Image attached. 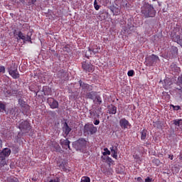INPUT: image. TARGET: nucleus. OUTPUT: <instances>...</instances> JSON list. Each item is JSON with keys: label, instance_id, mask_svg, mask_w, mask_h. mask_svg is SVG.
Listing matches in <instances>:
<instances>
[{"label": "nucleus", "instance_id": "1", "mask_svg": "<svg viewBox=\"0 0 182 182\" xmlns=\"http://www.w3.org/2000/svg\"><path fill=\"white\" fill-rule=\"evenodd\" d=\"M141 12L145 18H154L156 16V9L153 5L146 2L141 6Z\"/></svg>", "mask_w": 182, "mask_h": 182}, {"label": "nucleus", "instance_id": "2", "mask_svg": "<svg viewBox=\"0 0 182 182\" xmlns=\"http://www.w3.org/2000/svg\"><path fill=\"white\" fill-rule=\"evenodd\" d=\"M14 36H17V39L18 41H23V42H30L32 43V33L29 34V33H27L26 36L22 33L21 31L14 30Z\"/></svg>", "mask_w": 182, "mask_h": 182}, {"label": "nucleus", "instance_id": "3", "mask_svg": "<svg viewBox=\"0 0 182 182\" xmlns=\"http://www.w3.org/2000/svg\"><path fill=\"white\" fill-rule=\"evenodd\" d=\"M7 70L10 76H11V77H13V79H19L21 75L18 71V66L15 63H12L11 66L9 67Z\"/></svg>", "mask_w": 182, "mask_h": 182}, {"label": "nucleus", "instance_id": "4", "mask_svg": "<svg viewBox=\"0 0 182 182\" xmlns=\"http://www.w3.org/2000/svg\"><path fill=\"white\" fill-rule=\"evenodd\" d=\"M158 60H160L159 56L152 54L148 57H146L144 63L146 66H153L154 65H156V63H157Z\"/></svg>", "mask_w": 182, "mask_h": 182}, {"label": "nucleus", "instance_id": "5", "mask_svg": "<svg viewBox=\"0 0 182 182\" xmlns=\"http://www.w3.org/2000/svg\"><path fill=\"white\" fill-rule=\"evenodd\" d=\"M97 132V127H95L93 124L87 123L84 126V133L85 134H95Z\"/></svg>", "mask_w": 182, "mask_h": 182}, {"label": "nucleus", "instance_id": "6", "mask_svg": "<svg viewBox=\"0 0 182 182\" xmlns=\"http://www.w3.org/2000/svg\"><path fill=\"white\" fill-rule=\"evenodd\" d=\"M87 144V142L86 141V139L83 138H80L78 140L75 141V148L77 150H79L80 151H83V150L86 149Z\"/></svg>", "mask_w": 182, "mask_h": 182}, {"label": "nucleus", "instance_id": "7", "mask_svg": "<svg viewBox=\"0 0 182 182\" xmlns=\"http://www.w3.org/2000/svg\"><path fill=\"white\" fill-rule=\"evenodd\" d=\"M82 68L84 72H88L90 73H92V72H95V65H93L91 63L83 61L82 63Z\"/></svg>", "mask_w": 182, "mask_h": 182}, {"label": "nucleus", "instance_id": "8", "mask_svg": "<svg viewBox=\"0 0 182 182\" xmlns=\"http://www.w3.org/2000/svg\"><path fill=\"white\" fill-rule=\"evenodd\" d=\"M18 129L23 133H28L31 130V124L27 120L23 121L19 124Z\"/></svg>", "mask_w": 182, "mask_h": 182}, {"label": "nucleus", "instance_id": "9", "mask_svg": "<svg viewBox=\"0 0 182 182\" xmlns=\"http://www.w3.org/2000/svg\"><path fill=\"white\" fill-rule=\"evenodd\" d=\"M11 149L4 148L1 151H0V160H6V157H9L11 156Z\"/></svg>", "mask_w": 182, "mask_h": 182}, {"label": "nucleus", "instance_id": "10", "mask_svg": "<svg viewBox=\"0 0 182 182\" xmlns=\"http://www.w3.org/2000/svg\"><path fill=\"white\" fill-rule=\"evenodd\" d=\"M47 102L48 103L50 109H58L59 107V102L54 98L48 97L47 99Z\"/></svg>", "mask_w": 182, "mask_h": 182}, {"label": "nucleus", "instance_id": "11", "mask_svg": "<svg viewBox=\"0 0 182 182\" xmlns=\"http://www.w3.org/2000/svg\"><path fill=\"white\" fill-rule=\"evenodd\" d=\"M119 126L124 130L132 127V124L127 119H126V118H122L119 120Z\"/></svg>", "mask_w": 182, "mask_h": 182}, {"label": "nucleus", "instance_id": "12", "mask_svg": "<svg viewBox=\"0 0 182 182\" xmlns=\"http://www.w3.org/2000/svg\"><path fill=\"white\" fill-rule=\"evenodd\" d=\"M70 132H72V128L69 127V125L68 124V122H65L63 127V137L66 139L68 136H69V133H70Z\"/></svg>", "mask_w": 182, "mask_h": 182}, {"label": "nucleus", "instance_id": "13", "mask_svg": "<svg viewBox=\"0 0 182 182\" xmlns=\"http://www.w3.org/2000/svg\"><path fill=\"white\" fill-rule=\"evenodd\" d=\"M18 93H19V91L16 89H9L6 90L4 92L5 96L7 97H15L18 95Z\"/></svg>", "mask_w": 182, "mask_h": 182}, {"label": "nucleus", "instance_id": "14", "mask_svg": "<svg viewBox=\"0 0 182 182\" xmlns=\"http://www.w3.org/2000/svg\"><path fill=\"white\" fill-rule=\"evenodd\" d=\"M60 144L62 146L63 149H65V150H68V149H70V141L68 139H61L60 140Z\"/></svg>", "mask_w": 182, "mask_h": 182}, {"label": "nucleus", "instance_id": "15", "mask_svg": "<svg viewBox=\"0 0 182 182\" xmlns=\"http://www.w3.org/2000/svg\"><path fill=\"white\" fill-rule=\"evenodd\" d=\"M57 75L59 79H62L63 80H66L69 76V75H68V72L63 69L60 70L58 72Z\"/></svg>", "mask_w": 182, "mask_h": 182}, {"label": "nucleus", "instance_id": "16", "mask_svg": "<svg viewBox=\"0 0 182 182\" xmlns=\"http://www.w3.org/2000/svg\"><path fill=\"white\" fill-rule=\"evenodd\" d=\"M178 55V48L176 46L171 47L169 51V58L173 59V58H177Z\"/></svg>", "mask_w": 182, "mask_h": 182}, {"label": "nucleus", "instance_id": "17", "mask_svg": "<svg viewBox=\"0 0 182 182\" xmlns=\"http://www.w3.org/2000/svg\"><path fill=\"white\" fill-rule=\"evenodd\" d=\"M107 113H109V114H116L117 113V107L113 105H108Z\"/></svg>", "mask_w": 182, "mask_h": 182}, {"label": "nucleus", "instance_id": "18", "mask_svg": "<svg viewBox=\"0 0 182 182\" xmlns=\"http://www.w3.org/2000/svg\"><path fill=\"white\" fill-rule=\"evenodd\" d=\"M97 95V92L95 91L90 92L87 93L86 97L87 99H90L91 100H95V98Z\"/></svg>", "mask_w": 182, "mask_h": 182}, {"label": "nucleus", "instance_id": "19", "mask_svg": "<svg viewBox=\"0 0 182 182\" xmlns=\"http://www.w3.org/2000/svg\"><path fill=\"white\" fill-rule=\"evenodd\" d=\"M93 102L95 105H102L103 103V100L102 99V97L100 95H97L95 96V98H94Z\"/></svg>", "mask_w": 182, "mask_h": 182}, {"label": "nucleus", "instance_id": "20", "mask_svg": "<svg viewBox=\"0 0 182 182\" xmlns=\"http://www.w3.org/2000/svg\"><path fill=\"white\" fill-rule=\"evenodd\" d=\"M101 159L104 160V161H106V163H107L109 167L110 166H112V164H114V161H113V159L109 156H107V157L102 156Z\"/></svg>", "mask_w": 182, "mask_h": 182}, {"label": "nucleus", "instance_id": "21", "mask_svg": "<svg viewBox=\"0 0 182 182\" xmlns=\"http://www.w3.org/2000/svg\"><path fill=\"white\" fill-rule=\"evenodd\" d=\"M177 86H179L180 88L176 87L177 90H179L182 93V75L179 77H178L177 81H176Z\"/></svg>", "mask_w": 182, "mask_h": 182}, {"label": "nucleus", "instance_id": "22", "mask_svg": "<svg viewBox=\"0 0 182 182\" xmlns=\"http://www.w3.org/2000/svg\"><path fill=\"white\" fill-rule=\"evenodd\" d=\"M90 114L92 119H96L100 118V114L96 110H90Z\"/></svg>", "mask_w": 182, "mask_h": 182}, {"label": "nucleus", "instance_id": "23", "mask_svg": "<svg viewBox=\"0 0 182 182\" xmlns=\"http://www.w3.org/2000/svg\"><path fill=\"white\" fill-rule=\"evenodd\" d=\"M79 84L80 87H82V89H89V87H90V85H89V84H86L85 82H83V81H82V80H80L79 81Z\"/></svg>", "mask_w": 182, "mask_h": 182}, {"label": "nucleus", "instance_id": "24", "mask_svg": "<svg viewBox=\"0 0 182 182\" xmlns=\"http://www.w3.org/2000/svg\"><path fill=\"white\" fill-rule=\"evenodd\" d=\"M52 147L54 149V151H60V146L57 142H53Z\"/></svg>", "mask_w": 182, "mask_h": 182}, {"label": "nucleus", "instance_id": "25", "mask_svg": "<svg viewBox=\"0 0 182 182\" xmlns=\"http://www.w3.org/2000/svg\"><path fill=\"white\" fill-rule=\"evenodd\" d=\"M66 166V161H62L61 164L58 165L60 169L63 170V171H68V168L65 166Z\"/></svg>", "mask_w": 182, "mask_h": 182}, {"label": "nucleus", "instance_id": "26", "mask_svg": "<svg viewBox=\"0 0 182 182\" xmlns=\"http://www.w3.org/2000/svg\"><path fill=\"white\" fill-rule=\"evenodd\" d=\"M173 123L175 126H178V127H182V119H174Z\"/></svg>", "mask_w": 182, "mask_h": 182}, {"label": "nucleus", "instance_id": "27", "mask_svg": "<svg viewBox=\"0 0 182 182\" xmlns=\"http://www.w3.org/2000/svg\"><path fill=\"white\" fill-rule=\"evenodd\" d=\"M146 137H147V130L143 129L141 131V140H146Z\"/></svg>", "mask_w": 182, "mask_h": 182}, {"label": "nucleus", "instance_id": "28", "mask_svg": "<svg viewBox=\"0 0 182 182\" xmlns=\"http://www.w3.org/2000/svg\"><path fill=\"white\" fill-rule=\"evenodd\" d=\"M85 56L87 59H89V58H90V56H93V54H92V49L88 48V50L85 51Z\"/></svg>", "mask_w": 182, "mask_h": 182}, {"label": "nucleus", "instance_id": "29", "mask_svg": "<svg viewBox=\"0 0 182 182\" xmlns=\"http://www.w3.org/2000/svg\"><path fill=\"white\" fill-rule=\"evenodd\" d=\"M7 182H19V179L15 176H9L7 178Z\"/></svg>", "mask_w": 182, "mask_h": 182}, {"label": "nucleus", "instance_id": "30", "mask_svg": "<svg viewBox=\"0 0 182 182\" xmlns=\"http://www.w3.org/2000/svg\"><path fill=\"white\" fill-rule=\"evenodd\" d=\"M112 11L113 12L114 15H120V9L117 8V7H113L112 9Z\"/></svg>", "mask_w": 182, "mask_h": 182}, {"label": "nucleus", "instance_id": "31", "mask_svg": "<svg viewBox=\"0 0 182 182\" xmlns=\"http://www.w3.org/2000/svg\"><path fill=\"white\" fill-rule=\"evenodd\" d=\"M154 127H156L157 129H161L163 127V123L160 121H156L154 122Z\"/></svg>", "mask_w": 182, "mask_h": 182}, {"label": "nucleus", "instance_id": "32", "mask_svg": "<svg viewBox=\"0 0 182 182\" xmlns=\"http://www.w3.org/2000/svg\"><path fill=\"white\" fill-rule=\"evenodd\" d=\"M5 110H6V105L5 103L0 102V113H2Z\"/></svg>", "mask_w": 182, "mask_h": 182}, {"label": "nucleus", "instance_id": "33", "mask_svg": "<svg viewBox=\"0 0 182 182\" xmlns=\"http://www.w3.org/2000/svg\"><path fill=\"white\" fill-rule=\"evenodd\" d=\"M152 163H153V164H154V166H156V167H159V166H160V164H161V161H160L159 159H154L152 160Z\"/></svg>", "mask_w": 182, "mask_h": 182}, {"label": "nucleus", "instance_id": "34", "mask_svg": "<svg viewBox=\"0 0 182 182\" xmlns=\"http://www.w3.org/2000/svg\"><path fill=\"white\" fill-rule=\"evenodd\" d=\"M171 85V83L168 84V80H164L163 86H164V89H169Z\"/></svg>", "mask_w": 182, "mask_h": 182}, {"label": "nucleus", "instance_id": "35", "mask_svg": "<svg viewBox=\"0 0 182 182\" xmlns=\"http://www.w3.org/2000/svg\"><path fill=\"white\" fill-rule=\"evenodd\" d=\"M18 105L21 106V107H25V106H26V102L23 101V100L19 98Z\"/></svg>", "mask_w": 182, "mask_h": 182}, {"label": "nucleus", "instance_id": "36", "mask_svg": "<svg viewBox=\"0 0 182 182\" xmlns=\"http://www.w3.org/2000/svg\"><path fill=\"white\" fill-rule=\"evenodd\" d=\"M111 153H112V157L117 160V148H115V150L112 151Z\"/></svg>", "mask_w": 182, "mask_h": 182}, {"label": "nucleus", "instance_id": "37", "mask_svg": "<svg viewBox=\"0 0 182 182\" xmlns=\"http://www.w3.org/2000/svg\"><path fill=\"white\" fill-rule=\"evenodd\" d=\"M5 166H6V161L5 159H0V170Z\"/></svg>", "mask_w": 182, "mask_h": 182}, {"label": "nucleus", "instance_id": "38", "mask_svg": "<svg viewBox=\"0 0 182 182\" xmlns=\"http://www.w3.org/2000/svg\"><path fill=\"white\" fill-rule=\"evenodd\" d=\"M103 156H110L111 152L109 151V149L105 148L104 152H102Z\"/></svg>", "mask_w": 182, "mask_h": 182}, {"label": "nucleus", "instance_id": "39", "mask_svg": "<svg viewBox=\"0 0 182 182\" xmlns=\"http://www.w3.org/2000/svg\"><path fill=\"white\" fill-rule=\"evenodd\" d=\"M81 182H90V178L89 176H82Z\"/></svg>", "mask_w": 182, "mask_h": 182}, {"label": "nucleus", "instance_id": "40", "mask_svg": "<svg viewBox=\"0 0 182 182\" xmlns=\"http://www.w3.org/2000/svg\"><path fill=\"white\" fill-rule=\"evenodd\" d=\"M94 8L96 11H99V9H100V6L97 4V1L96 0L94 2Z\"/></svg>", "mask_w": 182, "mask_h": 182}, {"label": "nucleus", "instance_id": "41", "mask_svg": "<svg viewBox=\"0 0 182 182\" xmlns=\"http://www.w3.org/2000/svg\"><path fill=\"white\" fill-rule=\"evenodd\" d=\"M63 50L64 52H68V53H69V52H70V47L69 46V45H66L65 46H64Z\"/></svg>", "mask_w": 182, "mask_h": 182}, {"label": "nucleus", "instance_id": "42", "mask_svg": "<svg viewBox=\"0 0 182 182\" xmlns=\"http://www.w3.org/2000/svg\"><path fill=\"white\" fill-rule=\"evenodd\" d=\"M171 107H173V110H180V109H181V107H180V105H170Z\"/></svg>", "mask_w": 182, "mask_h": 182}, {"label": "nucleus", "instance_id": "43", "mask_svg": "<svg viewBox=\"0 0 182 182\" xmlns=\"http://www.w3.org/2000/svg\"><path fill=\"white\" fill-rule=\"evenodd\" d=\"M48 182H60V178L57 176L53 179H50Z\"/></svg>", "mask_w": 182, "mask_h": 182}, {"label": "nucleus", "instance_id": "44", "mask_svg": "<svg viewBox=\"0 0 182 182\" xmlns=\"http://www.w3.org/2000/svg\"><path fill=\"white\" fill-rule=\"evenodd\" d=\"M175 42H177V43H179V42H181V38L180 36L177 35L175 37Z\"/></svg>", "mask_w": 182, "mask_h": 182}, {"label": "nucleus", "instance_id": "45", "mask_svg": "<svg viewBox=\"0 0 182 182\" xmlns=\"http://www.w3.org/2000/svg\"><path fill=\"white\" fill-rule=\"evenodd\" d=\"M127 75L129 77L134 76V70H129L128 73H127Z\"/></svg>", "mask_w": 182, "mask_h": 182}, {"label": "nucleus", "instance_id": "46", "mask_svg": "<svg viewBox=\"0 0 182 182\" xmlns=\"http://www.w3.org/2000/svg\"><path fill=\"white\" fill-rule=\"evenodd\" d=\"M0 73H5V66L0 65Z\"/></svg>", "mask_w": 182, "mask_h": 182}, {"label": "nucleus", "instance_id": "47", "mask_svg": "<svg viewBox=\"0 0 182 182\" xmlns=\"http://www.w3.org/2000/svg\"><path fill=\"white\" fill-rule=\"evenodd\" d=\"M92 54L93 55H96V53H99V50L97 49H92Z\"/></svg>", "mask_w": 182, "mask_h": 182}, {"label": "nucleus", "instance_id": "48", "mask_svg": "<svg viewBox=\"0 0 182 182\" xmlns=\"http://www.w3.org/2000/svg\"><path fill=\"white\" fill-rule=\"evenodd\" d=\"M100 123V120H99V119H95V120L94 121V124H95V126L99 125Z\"/></svg>", "mask_w": 182, "mask_h": 182}, {"label": "nucleus", "instance_id": "49", "mask_svg": "<svg viewBox=\"0 0 182 182\" xmlns=\"http://www.w3.org/2000/svg\"><path fill=\"white\" fill-rule=\"evenodd\" d=\"M133 157L135 160H140V156H139L137 154L134 155Z\"/></svg>", "mask_w": 182, "mask_h": 182}, {"label": "nucleus", "instance_id": "50", "mask_svg": "<svg viewBox=\"0 0 182 182\" xmlns=\"http://www.w3.org/2000/svg\"><path fill=\"white\" fill-rule=\"evenodd\" d=\"M136 180H137V181H139V182H142V181H143V179L141 178V177H138V178H136Z\"/></svg>", "mask_w": 182, "mask_h": 182}, {"label": "nucleus", "instance_id": "51", "mask_svg": "<svg viewBox=\"0 0 182 182\" xmlns=\"http://www.w3.org/2000/svg\"><path fill=\"white\" fill-rule=\"evenodd\" d=\"M97 113H99V114H100V113H102V107L98 108Z\"/></svg>", "mask_w": 182, "mask_h": 182}, {"label": "nucleus", "instance_id": "52", "mask_svg": "<svg viewBox=\"0 0 182 182\" xmlns=\"http://www.w3.org/2000/svg\"><path fill=\"white\" fill-rule=\"evenodd\" d=\"M109 150H110L111 152H112V151H114L115 150V149H114V146H111V147L109 148Z\"/></svg>", "mask_w": 182, "mask_h": 182}, {"label": "nucleus", "instance_id": "53", "mask_svg": "<svg viewBox=\"0 0 182 182\" xmlns=\"http://www.w3.org/2000/svg\"><path fill=\"white\" fill-rule=\"evenodd\" d=\"M0 147H2V139H0Z\"/></svg>", "mask_w": 182, "mask_h": 182}, {"label": "nucleus", "instance_id": "54", "mask_svg": "<svg viewBox=\"0 0 182 182\" xmlns=\"http://www.w3.org/2000/svg\"><path fill=\"white\" fill-rule=\"evenodd\" d=\"M36 2V0H31V4H35Z\"/></svg>", "mask_w": 182, "mask_h": 182}, {"label": "nucleus", "instance_id": "55", "mask_svg": "<svg viewBox=\"0 0 182 182\" xmlns=\"http://www.w3.org/2000/svg\"><path fill=\"white\" fill-rule=\"evenodd\" d=\"M171 160H173V156H172V157H171Z\"/></svg>", "mask_w": 182, "mask_h": 182}, {"label": "nucleus", "instance_id": "56", "mask_svg": "<svg viewBox=\"0 0 182 182\" xmlns=\"http://www.w3.org/2000/svg\"><path fill=\"white\" fill-rule=\"evenodd\" d=\"M68 1H73V0H68Z\"/></svg>", "mask_w": 182, "mask_h": 182}, {"label": "nucleus", "instance_id": "57", "mask_svg": "<svg viewBox=\"0 0 182 182\" xmlns=\"http://www.w3.org/2000/svg\"><path fill=\"white\" fill-rule=\"evenodd\" d=\"M179 68H176V70H178Z\"/></svg>", "mask_w": 182, "mask_h": 182}, {"label": "nucleus", "instance_id": "58", "mask_svg": "<svg viewBox=\"0 0 182 182\" xmlns=\"http://www.w3.org/2000/svg\"><path fill=\"white\" fill-rule=\"evenodd\" d=\"M181 160H182V156L181 157Z\"/></svg>", "mask_w": 182, "mask_h": 182}]
</instances>
